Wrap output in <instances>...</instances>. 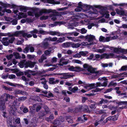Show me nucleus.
Returning a JSON list of instances; mask_svg holds the SVG:
<instances>
[{"instance_id": "nucleus-3", "label": "nucleus", "mask_w": 127, "mask_h": 127, "mask_svg": "<svg viewBox=\"0 0 127 127\" xmlns=\"http://www.w3.org/2000/svg\"><path fill=\"white\" fill-rule=\"evenodd\" d=\"M95 57L96 59H98L99 58H100L101 59L104 58L108 59L114 57V54L113 53H110L109 54L104 53L101 55H100L98 54H96L95 55Z\"/></svg>"}, {"instance_id": "nucleus-16", "label": "nucleus", "mask_w": 127, "mask_h": 127, "mask_svg": "<svg viewBox=\"0 0 127 127\" xmlns=\"http://www.w3.org/2000/svg\"><path fill=\"white\" fill-rule=\"evenodd\" d=\"M74 21L73 20H70L69 21V24H71L68 26V29H74V28L73 27L74 26H76L75 24H74Z\"/></svg>"}, {"instance_id": "nucleus-40", "label": "nucleus", "mask_w": 127, "mask_h": 127, "mask_svg": "<svg viewBox=\"0 0 127 127\" xmlns=\"http://www.w3.org/2000/svg\"><path fill=\"white\" fill-rule=\"evenodd\" d=\"M65 40V37H63L62 38H59L57 40V42L58 43H62Z\"/></svg>"}, {"instance_id": "nucleus-37", "label": "nucleus", "mask_w": 127, "mask_h": 127, "mask_svg": "<svg viewBox=\"0 0 127 127\" xmlns=\"http://www.w3.org/2000/svg\"><path fill=\"white\" fill-rule=\"evenodd\" d=\"M52 53V51L51 50V48L50 47L48 50H46L45 51L44 53L46 55L49 56L50 54Z\"/></svg>"}, {"instance_id": "nucleus-44", "label": "nucleus", "mask_w": 127, "mask_h": 127, "mask_svg": "<svg viewBox=\"0 0 127 127\" xmlns=\"http://www.w3.org/2000/svg\"><path fill=\"white\" fill-rule=\"evenodd\" d=\"M44 108L46 114L49 113H50V110L47 106H44Z\"/></svg>"}, {"instance_id": "nucleus-23", "label": "nucleus", "mask_w": 127, "mask_h": 127, "mask_svg": "<svg viewBox=\"0 0 127 127\" xmlns=\"http://www.w3.org/2000/svg\"><path fill=\"white\" fill-rule=\"evenodd\" d=\"M72 45L71 42H67L62 44V46L64 48H68L70 47Z\"/></svg>"}, {"instance_id": "nucleus-11", "label": "nucleus", "mask_w": 127, "mask_h": 127, "mask_svg": "<svg viewBox=\"0 0 127 127\" xmlns=\"http://www.w3.org/2000/svg\"><path fill=\"white\" fill-rule=\"evenodd\" d=\"M127 49H121V48H113V50L117 54H119V52L121 53H123L124 54H126Z\"/></svg>"}, {"instance_id": "nucleus-28", "label": "nucleus", "mask_w": 127, "mask_h": 127, "mask_svg": "<svg viewBox=\"0 0 127 127\" xmlns=\"http://www.w3.org/2000/svg\"><path fill=\"white\" fill-rule=\"evenodd\" d=\"M117 106H112V107H110V109L111 110H114V111H113L112 112L111 114L112 115H113L115 114L117 111Z\"/></svg>"}, {"instance_id": "nucleus-33", "label": "nucleus", "mask_w": 127, "mask_h": 127, "mask_svg": "<svg viewBox=\"0 0 127 127\" xmlns=\"http://www.w3.org/2000/svg\"><path fill=\"white\" fill-rule=\"evenodd\" d=\"M69 60H66L63 58H62L60 60V63H63V64H66L68 63Z\"/></svg>"}, {"instance_id": "nucleus-43", "label": "nucleus", "mask_w": 127, "mask_h": 127, "mask_svg": "<svg viewBox=\"0 0 127 127\" xmlns=\"http://www.w3.org/2000/svg\"><path fill=\"white\" fill-rule=\"evenodd\" d=\"M105 50L104 48H103L102 49H97L95 50V51L97 52H99L100 53H103Z\"/></svg>"}, {"instance_id": "nucleus-57", "label": "nucleus", "mask_w": 127, "mask_h": 127, "mask_svg": "<svg viewBox=\"0 0 127 127\" xmlns=\"http://www.w3.org/2000/svg\"><path fill=\"white\" fill-rule=\"evenodd\" d=\"M73 57L75 58H80L81 57L79 53L73 55Z\"/></svg>"}, {"instance_id": "nucleus-18", "label": "nucleus", "mask_w": 127, "mask_h": 127, "mask_svg": "<svg viewBox=\"0 0 127 127\" xmlns=\"http://www.w3.org/2000/svg\"><path fill=\"white\" fill-rule=\"evenodd\" d=\"M16 109L14 106L12 105L10 107L9 110V113L11 114L15 115Z\"/></svg>"}, {"instance_id": "nucleus-20", "label": "nucleus", "mask_w": 127, "mask_h": 127, "mask_svg": "<svg viewBox=\"0 0 127 127\" xmlns=\"http://www.w3.org/2000/svg\"><path fill=\"white\" fill-rule=\"evenodd\" d=\"M41 44L42 45V47L45 49H46L49 46V44L48 42L44 41V40Z\"/></svg>"}, {"instance_id": "nucleus-48", "label": "nucleus", "mask_w": 127, "mask_h": 127, "mask_svg": "<svg viewBox=\"0 0 127 127\" xmlns=\"http://www.w3.org/2000/svg\"><path fill=\"white\" fill-rule=\"evenodd\" d=\"M27 57L29 59H33L34 57H35V56L34 55H31L28 54L27 56Z\"/></svg>"}, {"instance_id": "nucleus-52", "label": "nucleus", "mask_w": 127, "mask_h": 127, "mask_svg": "<svg viewBox=\"0 0 127 127\" xmlns=\"http://www.w3.org/2000/svg\"><path fill=\"white\" fill-rule=\"evenodd\" d=\"M105 38L102 36H100L99 39V41H102L103 42H105Z\"/></svg>"}, {"instance_id": "nucleus-6", "label": "nucleus", "mask_w": 127, "mask_h": 127, "mask_svg": "<svg viewBox=\"0 0 127 127\" xmlns=\"http://www.w3.org/2000/svg\"><path fill=\"white\" fill-rule=\"evenodd\" d=\"M29 50L31 52H32L34 51V49L33 47L31 46V45H27L26 47L23 49V51L25 53H28Z\"/></svg>"}, {"instance_id": "nucleus-14", "label": "nucleus", "mask_w": 127, "mask_h": 127, "mask_svg": "<svg viewBox=\"0 0 127 127\" xmlns=\"http://www.w3.org/2000/svg\"><path fill=\"white\" fill-rule=\"evenodd\" d=\"M5 12L9 13H11V11L10 9H3L1 7H0V15H3Z\"/></svg>"}, {"instance_id": "nucleus-61", "label": "nucleus", "mask_w": 127, "mask_h": 127, "mask_svg": "<svg viewBox=\"0 0 127 127\" xmlns=\"http://www.w3.org/2000/svg\"><path fill=\"white\" fill-rule=\"evenodd\" d=\"M21 90H16L15 91V94L16 95L21 94Z\"/></svg>"}, {"instance_id": "nucleus-62", "label": "nucleus", "mask_w": 127, "mask_h": 127, "mask_svg": "<svg viewBox=\"0 0 127 127\" xmlns=\"http://www.w3.org/2000/svg\"><path fill=\"white\" fill-rule=\"evenodd\" d=\"M6 57L8 60H10L13 57V55L12 54H11L6 56Z\"/></svg>"}, {"instance_id": "nucleus-34", "label": "nucleus", "mask_w": 127, "mask_h": 127, "mask_svg": "<svg viewBox=\"0 0 127 127\" xmlns=\"http://www.w3.org/2000/svg\"><path fill=\"white\" fill-rule=\"evenodd\" d=\"M77 31L82 34H85L87 32V30L84 28H82L81 29H78L77 30Z\"/></svg>"}, {"instance_id": "nucleus-9", "label": "nucleus", "mask_w": 127, "mask_h": 127, "mask_svg": "<svg viewBox=\"0 0 127 127\" xmlns=\"http://www.w3.org/2000/svg\"><path fill=\"white\" fill-rule=\"evenodd\" d=\"M102 86V84H101L99 82H97L96 84H95V83L88 84V91L95 88Z\"/></svg>"}, {"instance_id": "nucleus-12", "label": "nucleus", "mask_w": 127, "mask_h": 127, "mask_svg": "<svg viewBox=\"0 0 127 127\" xmlns=\"http://www.w3.org/2000/svg\"><path fill=\"white\" fill-rule=\"evenodd\" d=\"M7 124L8 127H16L15 125H13L12 123V118L11 117H8L7 119Z\"/></svg>"}, {"instance_id": "nucleus-17", "label": "nucleus", "mask_w": 127, "mask_h": 127, "mask_svg": "<svg viewBox=\"0 0 127 127\" xmlns=\"http://www.w3.org/2000/svg\"><path fill=\"white\" fill-rule=\"evenodd\" d=\"M8 43H9V44H12L14 41L15 38L13 36H10L7 37Z\"/></svg>"}, {"instance_id": "nucleus-1", "label": "nucleus", "mask_w": 127, "mask_h": 127, "mask_svg": "<svg viewBox=\"0 0 127 127\" xmlns=\"http://www.w3.org/2000/svg\"><path fill=\"white\" fill-rule=\"evenodd\" d=\"M39 32V33L42 34L43 35H45L47 34V32L45 31L42 30H40L38 31L36 29H34L33 31H31L30 32L32 34H28L27 33L25 32L24 31H19L15 32V33L12 35V36L15 35L17 36L20 34H22L23 37H27V38H30L32 37V36L33 37L36 38L37 37V36L36 34L38 33Z\"/></svg>"}, {"instance_id": "nucleus-63", "label": "nucleus", "mask_w": 127, "mask_h": 127, "mask_svg": "<svg viewBox=\"0 0 127 127\" xmlns=\"http://www.w3.org/2000/svg\"><path fill=\"white\" fill-rule=\"evenodd\" d=\"M79 53L81 56L82 55L83 56H85L87 55V53L84 51H80Z\"/></svg>"}, {"instance_id": "nucleus-29", "label": "nucleus", "mask_w": 127, "mask_h": 127, "mask_svg": "<svg viewBox=\"0 0 127 127\" xmlns=\"http://www.w3.org/2000/svg\"><path fill=\"white\" fill-rule=\"evenodd\" d=\"M53 123L56 126L60 125L61 124L58 118H57L54 120Z\"/></svg>"}, {"instance_id": "nucleus-59", "label": "nucleus", "mask_w": 127, "mask_h": 127, "mask_svg": "<svg viewBox=\"0 0 127 127\" xmlns=\"http://www.w3.org/2000/svg\"><path fill=\"white\" fill-rule=\"evenodd\" d=\"M119 105H121L123 104H127V101H121L118 103Z\"/></svg>"}, {"instance_id": "nucleus-32", "label": "nucleus", "mask_w": 127, "mask_h": 127, "mask_svg": "<svg viewBox=\"0 0 127 127\" xmlns=\"http://www.w3.org/2000/svg\"><path fill=\"white\" fill-rule=\"evenodd\" d=\"M13 55L16 59H20L21 58V57L20 55V54L18 53L17 52H13Z\"/></svg>"}, {"instance_id": "nucleus-24", "label": "nucleus", "mask_w": 127, "mask_h": 127, "mask_svg": "<svg viewBox=\"0 0 127 127\" xmlns=\"http://www.w3.org/2000/svg\"><path fill=\"white\" fill-rule=\"evenodd\" d=\"M48 3L53 4H59L60 3L59 1H56L54 0H47Z\"/></svg>"}, {"instance_id": "nucleus-49", "label": "nucleus", "mask_w": 127, "mask_h": 127, "mask_svg": "<svg viewBox=\"0 0 127 127\" xmlns=\"http://www.w3.org/2000/svg\"><path fill=\"white\" fill-rule=\"evenodd\" d=\"M127 70V65L123 66L121 68L119 69L120 71H126Z\"/></svg>"}, {"instance_id": "nucleus-25", "label": "nucleus", "mask_w": 127, "mask_h": 127, "mask_svg": "<svg viewBox=\"0 0 127 127\" xmlns=\"http://www.w3.org/2000/svg\"><path fill=\"white\" fill-rule=\"evenodd\" d=\"M103 71L101 70H99L97 71L95 70V76L94 77L95 79L97 78V77L99 76L100 75H102L103 73Z\"/></svg>"}, {"instance_id": "nucleus-15", "label": "nucleus", "mask_w": 127, "mask_h": 127, "mask_svg": "<svg viewBox=\"0 0 127 127\" xmlns=\"http://www.w3.org/2000/svg\"><path fill=\"white\" fill-rule=\"evenodd\" d=\"M55 10H53L51 9L47 10L46 9H43L40 11V12L41 13H49L51 12L54 13L55 12Z\"/></svg>"}, {"instance_id": "nucleus-4", "label": "nucleus", "mask_w": 127, "mask_h": 127, "mask_svg": "<svg viewBox=\"0 0 127 127\" xmlns=\"http://www.w3.org/2000/svg\"><path fill=\"white\" fill-rule=\"evenodd\" d=\"M88 10L89 11L88 12L89 13V14L90 15L91 14V16H93V14H97L98 12L96 9L93 8L92 6L88 5ZM89 16H90L91 15H89Z\"/></svg>"}, {"instance_id": "nucleus-46", "label": "nucleus", "mask_w": 127, "mask_h": 127, "mask_svg": "<svg viewBox=\"0 0 127 127\" xmlns=\"http://www.w3.org/2000/svg\"><path fill=\"white\" fill-rule=\"evenodd\" d=\"M11 22L12 23V24L13 25H16L17 23V20L16 19H15L11 21Z\"/></svg>"}, {"instance_id": "nucleus-58", "label": "nucleus", "mask_w": 127, "mask_h": 127, "mask_svg": "<svg viewBox=\"0 0 127 127\" xmlns=\"http://www.w3.org/2000/svg\"><path fill=\"white\" fill-rule=\"evenodd\" d=\"M111 119L110 118V117H109L107 118H106V120L104 121L103 122V124H105V123H106L108 121H110L111 120Z\"/></svg>"}, {"instance_id": "nucleus-10", "label": "nucleus", "mask_w": 127, "mask_h": 127, "mask_svg": "<svg viewBox=\"0 0 127 127\" xmlns=\"http://www.w3.org/2000/svg\"><path fill=\"white\" fill-rule=\"evenodd\" d=\"M96 70L97 68H93L92 66L88 65V75L95 73V71Z\"/></svg>"}, {"instance_id": "nucleus-7", "label": "nucleus", "mask_w": 127, "mask_h": 127, "mask_svg": "<svg viewBox=\"0 0 127 127\" xmlns=\"http://www.w3.org/2000/svg\"><path fill=\"white\" fill-rule=\"evenodd\" d=\"M68 69L70 71H75L77 72H78L80 71H84L85 70L79 66L74 67L73 66L69 67Z\"/></svg>"}, {"instance_id": "nucleus-54", "label": "nucleus", "mask_w": 127, "mask_h": 127, "mask_svg": "<svg viewBox=\"0 0 127 127\" xmlns=\"http://www.w3.org/2000/svg\"><path fill=\"white\" fill-rule=\"evenodd\" d=\"M73 62L74 63H75L80 64H82V63L79 60H73Z\"/></svg>"}, {"instance_id": "nucleus-55", "label": "nucleus", "mask_w": 127, "mask_h": 127, "mask_svg": "<svg viewBox=\"0 0 127 127\" xmlns=\"http://www.w3.org/2000/svg\"><path fill=\"white\" fill-rule=\"evenodd\" d=\"M24 41V39L23 38L21 39V40H18L17 42V45L21 44L22 43H23Z\"/></svg>"}, {"instance_id": "nucleus-53", "label": "nucleus", "mask_w": 127, "mask_h": 127, "mask_svg": "<svg viewBox=\"0 0 127 127\" xmlns=\"http://www.w3.org/2000/svg\"><path fill=\"white\" fill-rule=\"evenodd\" d=\"M1 5L4 7H10V5L9 4H7L5 3H2Z\"/></svg>"}, {"instance_id": "nucleus-64", "label": "nucleus", "mask_w": 127, "mask_h": 127, "mask_svg": "<svg viewBox=\"0 0 127 127\" xmlns=\"http://www.w3.org/2000/svg\"><path fill=\"white\" fill-rule=\"evenodd\" d=\"M16 75L17 76L23 75L24 74L23 72L20 71L16 73Z\"/></svg>"}, {"instance_id": "nucleus-2", "label": "nucleus", "mask_w": 127, "mask_h": 127, "mask_svg": "<svg viewBox=\"0 0 127 127\" xmlns=\"http://www.w3.org/2000/svg\"><path fill=\"white\" fill-rule=\"evenodd\" d=\"M15 97L12 95H10L8 94H5L0 97V109L3 110L5 108L4 105L5 103L8 101V98L13 99Z\"/></svg>"}, {"instance_id": "nucleus-41", "label": "nucleus", "mask_w": 127, "mask_h": 127, "mask_svg": "<svg viewBox=\"0 0 127 127\" xmlns=\"http://www.w3.org/2000/svg\"><path fill=\"white\" fill-rule=\"evenodd\" d=\"M55 79L54 78H50L49 79V83L50 84H55Z\"/></svg>"}, {"instance_id": "nucleus-35", "label": "nucleus", "mask_w": 127, "mask_h": 127, "mask_svg": "<svg viewBox=\"0 0 127 127\" xmlns=\"http://www.w3.org/2000/svg\"><path fill=\"white\" fill-rule=\"evenodd\" d=\"M92 100H88V103H92V104H91L89 106L90 107L92 108H95V103L94 102H92Z\"/></svg>"}, {"instance_id": "nucleus-21", "label": "nucleus", "mask_w": 127, "mask_h": 127, "mask_svg": "<svg viewBox=\"0 0 127 127\" xmlns=\"http://www.w3.org/2000/svg\"><path fill=\"white\" fill-rule=\"evenodd\" d=\"M79 7L82 9L83 8L87 9V4H84L81 2H79L78 4Z\"/></svg>"}, {"instance_id": "nucleus-45", "label": "nucleus", "mask_w": 127, "mask_h": 127, "mask_svg": "<svg viewBox=\"0 0 127 127\" xmlns=\"http://www.w3.org/2000/svg\"><path fill=\"white\" fill-rule=\"evenodd\" d=\"M35 64V63H34L31 62L30 61L29 63V64L28 66V67H29L31 68H32L34 66Z\"/></svg>"}, {"instance_id": "nucleus-31", "label": "nucleus", "mask_w": 127, "mask_h": 127, "mask_svg": "<svg viewBox=\"0 0 127 127\" xmlns=\"http://www.w3.org/2000/svg\"><path fill=\"white\" fill-rule=\"evenodd\" d=\"M20 109L21 110L23 111L24 113H26L28 112L29 110L26 107H24V106L22 105L20 107Z\"/></svg>"}, {"instance_id": "nucleus-42", "label": "nucleus", "mask_w": 127, "mask_h": 127, "mask_svg": "<svg viewBox=\"0 0 127 127\" xmlns=\"http://www.w3.org/2000/svg\"><path fill=\"white\" fill-rule=\"evenodd\" d=\"M27 99L26 97H19L18 99V101L20 102L22 101H24Z\"/></svg>"}, {"instance_id": "nucleus-51", "label": "nucleus", "mask_w": 127, "mask_h": 127, "mask_svg": "<svg viewBox=\"0 0 127 127\" xmlns=\"http://www.w3.org/2000/svg\"><path fill=\"white\" fill-rule=\"evenodd\" d=\"M34 72V71H32L29 70H27L26 71L24 72L25 75H27L29 73H32L33 72Z\"/></svg>"}, {"instance_id": "nucleus-47", "label": "nucleus", "mask_w": 127, "mask_h": 127, "mask_svg": "<svg viewBox=\"0 0 127 127\" xmlns=\"http://www.w3.org/2000/svg\"><path fill=\"white\" fill-rule=\"evenodd\" d=\"M46 81H44L42 82H41V83L44 85L43 87L44 88L46 89H47L48 88V86L46 84Z\"/></svg>"}, {"instance_id": "nucleus-22", "label": "nucleus", "mask_w": 127, "mask_h": 127, "mask_svg": "<svg viewBox=\"0 0 127 127\" xmlns=\"http://www.w3.org/2000/svg\"><path fill=\"white\" fill-rule=\"evenodd\" d=\"M7 37H4L2 39V42L3 44L5 46H7L9 45V43H8Z\"/></svg>"}, {"instance_id": "nucleus-50", "label": "nucleus", "mask_w": 127, "mask_h": 127, "mask_svg": "<svg viewBox=\"0 0 127 127\" xmlns=\"http://www.w3.org/2000/svg\"><path fill=\"white\" fill-rule=\"evenodd\" d=\"M96 26V24H95L93 23H92L90 24L88 23V28L90 29L92 28V26Z\"/></svg>"}, {"instance_id": "nucleus-27", "label": "nucleus", "mask_w": 127, "mask_h": 127, "mask_svg": "<svg viewBox=\"0 0 127 127\" xmlns=\"http://www.w3.org/2000/svg\"><path fill=\"white\" fill-rule=\"evenodd\" d=\"M54 116L53 114H51V115L48 117L45 118V120L49 122H51L52 120L54 119Z\"/></svg>"}, {"instance_id": "nucleus-13", "label": "nucleus", "mask_w": 127, "mask_h": 127, "mask_svg": "<svg viewBox=\"0 0 127 127\" xmlns=\"http://www.w3.org/2000/svg\"><path fill=\"white\" fill-rule=\"evenodd\" d=\"M115 11L116 13L119 15L127 16V14H125V11L123 10H121L117 8L115 9Z\"/></svg>"}, {"instance_id": "nucleus-30", "label": "nucleus", "mask_w": 127, "mask_h": 127, "mask_svg": "<svg viewBox=\"0 0 127 127\" xmlns=\"http://www.w3.org/2000/svg\"><path fill=\"white\" fill-rule=\"evenodd\" d=\"M60 33V32L56 31H50L49 32H47V34H49L50 35H58Z\"/></svg>"}, {"instance_id": "nucleus-38", "label": "nucleus", "mask_w": 127, "mask_h": 127, "mask_svg": "<svg viewBox=\"0 0 127 127\" xmlns=\"http://www.w3.org/2000/svg\"><path fill=\"white\" fill-rule=\"evenodd\" d=\"M118 117V114L115 115L114 116L112 117L110 116L111 120L115 121L117 119Z\"/></svg>"}, {"instance_id": "nucleus-56", "label": "nucleus", "mask_w": 127, "mask_h": 127, "mask_svg": "<svg viewBox=\"0 0 127 127\" xmlns=\"http://www.w3.org/2000/svg\"><path fill=\"white\" fill-rule=\"evenodd\" d=\"M21 94L23 95H28V93L25 91L21 90Z\"/></svg>"}, {"instance_id": "nucleus-39", "label": "nucleus", "mask_w": 127, "mask_h": 127, "mask_svg": "<svg viewBox=\"0 0 127 127\" xmlns=\"http://www.w3.org/2000/svg\"><path fill=\"white\" fill-rule=\"evenodd\" d=\"M81 45V44L79 43L76 44L72 43L71 46L73 48H77L79 47Z\"/></svg>"}, {"instance_id": "nucleus-5", "label": "nucleus", "mask_w": 127, "mask_h": 127, "mask_svg": "<svg viewBox=\"0 0 127 127\" xmlns=\"http://www.w3.org/2000/svg\"><path fill=\"white\" fill-rule=\"evenodd\" d=\"M57 74L60 75H63V77H60V78L61 79H67L71 77H72L74 76V75L72 74H70L69 73H58Z\"/></svg>"}, {"instance_id": "nucleus-26", "label": "nucleus", "mask_w": 127, "mask_h": 127, "mask_svg": "<svg viewBox=\"0 0 127 127\" xmlns=\"http://www.w3.org/2000/svg\"><path fill=\"white\" fill-rule=\"evenodd\" d=\"M65 118L68 123H70L71 124L73 123V121L71 117L70 116H66L65 117Z\"/></svg>"}, {"instance_id": "nucleus-8", "label": "nucleus", "mask_w": 127, "mask_h": 127, "mask_svg": "<svg viewBox=\"0 0 127 127\" xmlns=\"http://www.w3.org/2000/svg\"><path fill=\"white\" fill-rule=\"evenodd\" d=\"M95 39L94 36L91 34L88 35V46L94 45L93 41Z\"/></svg>"}, {"instance_id": "nucleus-60", "label": "nucleus", "mask_w": 127, "mask_h": 127, "mask_svg": "<svg viewBox=\"0 0 127 127\" xmlns=\"http://www.w3.org/2000/svg\"><path fill=\"white\" fill-rule=\"evenodd\" d=\"M78 89V88L77 87H75L73 88L72 89L71 91L73 93H75Z\"/></svg>"}, {"instance_id": "nucleus-19", "label": "nucleus", "mask_w": 127, "mask_h": 127, "mask_svg": "<svg viewBox=\"0 0 127 127\" xmlns=\"http://www.w3.org/2000/svg\"><path fill=\"white\" fill-rule=\"evenodd\" d=\"M104 119V118L102 116L100 120L99 121H95V126H96L98 124H103V122Z\"/></svg>"}, {"instance_id": "nucleus-36", "label": "nucleus", "mask_w": 127, "mask_h": 127, "mask_svg": "<svg viewBox=\"0 0 127 127\" xmlns=\"http://www.w3.org/2000/svg\"><path fill=\"white\" fill-rule=\"evenodd\" d=\"M19 7L21 11L25 12L27 11V7H26L22 6H20Z\"/></svg>"}]
</instances>
